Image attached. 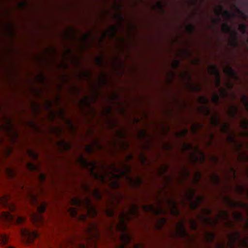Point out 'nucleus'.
Listing matches in <instances>:
<instances>
[{
    "label": "nucleus",
    "mask_w": 248,
    "mask_h": 248,
    "mask_svg": "<svg viewBox=\"0 0 248 248\" xmlns=\"http://www.w3.org/2000/svg\"><path fill=\"white\" fill-rule=\"evenodd\" d=\"M78 163L87 168L94 178L105 183H108L111 187H119V179L124 177L131 185L136 186L141 183L139 177L133 178L128 173L130 172V167L125 164L117 166L113 164L108 168L103 164H98L93 161H87L81 156L78 160Z\"/></svg>",
    "instance_id": "obj_1"
},
{
    "label": "nucleus",
    "mask_w": 248,
    "mask_h": 248,
    "mask_svg": "<svg viewBox=\"0 0 248 248\" xmlns=\"http://www.w3.org/2000/svg\"><path fill=\"white\" fill-rule=\"evenodd\" d=\"M138 210V207L133 205L131 206L127 213L122 212L119 217V222L117 226V230L121 231H125L127 222L132 217L137 216Z\"/></svg>",
    "instance_id": "obj_2"
},
{
    "label": "nucleus",
    "mask_w": 248,
    "mask_h": 248,
    "mask_svg": "<svg viewBox=\"0 0 248 248\" xmlns=\"http://www.w3.org/2000/svg\"><path fill=\"white\" fill-rule=\"evenodd\" d=\"M20 232L22 240L26 244L33 243L35 239L39 236V233L37 230L31 232L27 228H21Z\"/></svg>",
    "instance_id": "obj_3"
},
{
    "label": "nucleus",
    "mask_w": 248,
    "mask_h": 248,
    "mask_svg": "<svg viewBox=\"0 0 248 248\" xmlns=\"http://www.w3.org/2000/svg\"><path fill=\"white\" fill-rule=\"evenodd\" d=\"M83 206L86 208L87 213L90 217H94L97 214L96 207L94 205L89 197H86L83 199Z\"/></svg>",
    "instance_id": "obj_4"
},
{
    "label": "nucleus",
    "mask_w": 248,
    "mask_h": 248,
    "mask_svg": "<svg viewBox=\"0 0 248 248\" xmlns=\"http://www.w3.org/2000/svg\"><path fill=\"white\" fill-rule=\"evenodd\" d=\"M239 234L238 232H234L229 235V246L230 247H232V244L235 242H237L239 245L245 247H248V238L245 239L241 241H238Z\"/></svg>",
    "instance_id": "obj_5"
},
{
    "label": "nucleus",
    "mask_w": 248,
    "mask_h": 248,
    "mask_svg": "<svg viewBox=\"0 0 248 248\" xmlns=\"http://www.w3.org/2000/svg\"><path fill=\"white\" fill-rule=\"evenodd\" d=\"M143 209L145 211L151 212L154 214H163L166 212L160 205L157 206H155L151 204L144 205L143 207Z\"/></svg>",
    "instance_id": "obj_6"
},
{
    "label": "nucleus",
    "mask_w": 248,
    "mask_h": 248,
    "mask_svg": "<svg viewBox=\"0 0 248 248\" xmlns=\"http://www.w3.org/2000/svg\"><path fill=\"white\" fill-rule=\"evenodd\" d=\"M120 240L121 243L118 248H126L125 245L128 243L130 240L128 232H125L122 233L120 237Z\"/></svg>",
    "instance_id": "obj_7"
},
{
    "label": "nucleus",
    "mask_w": 248,
    "mask_h": 248,
    "mask_svg": "<svg viewBox=\"0 0 248 248\" xmlns=\"http://www.w3.org/2000/svg\"><path fill=\"white\" fill-rule=\"evenodd\" d=\"M87 233L91 237H96L98 235V230L95 223L90 224L87 230Z\"/></svg>",
    "instance_id": "obj_8"
},
{
    "label": "nucleus",
    "mask_w": 248,
    "mask_h": 248,
    "mask_svg": "<svg viewBox=\"0 0 248 248\" xmlns=\"http://www.w3.org/2000/svg\"><path fill=\"white\" fill-rule=\"evenodd\" d=\"M31 220L34 225L40 227L43 223V218L41 215L34 213L32 215Z\"/></svg>",
    "instance_id": "obj_9"
},
{
    "label": "nucleus",
    "mask_w": 248,
    "mask_h": 248,
    "mask_svg": "<svg viewBox=\"0 0 248 248\" xmlns=\"http://www.w3.org/2000/svg\"><path fill=\"white\" fill-rule=\"evenodd\" d=\"M176 233L181 237H184L187 235V233L184 227V222L180 221L176 226Z\"/></svg>",
    "instance_id": "obj_10"
},
{
    "label": "nucleus",
    "mask_w": 248,
    "mask_h": 248,
    "mask_svg": "<svg viewBox=\"0 0 248 248\" xmlns=\"http://www.w3.org/2000/svg\"><path fill=\"white\" fill-rule=\"evenodd\" d=\"M168 206L171 214L174 215L178 214V210L176 207V203L173 200L169 201L168 202Z\"/></svg>",
    "instance_id": "obj_11"
},
{
    "label": "nucleus",
    "mask_w": 248,
    "mask_h": 248,
    "mask_svg": "<svg viewBox=\"0 0 248 248\" xmlns=\"http://www.w3.org/2000/svg\"><path fill=\"white\" fill-rule=\"evenodd\" d=\"M208 71L210 73L216 76L217 78L216 85L217 86H218L219 83V76L217 67L214 65H210L208 68Z\"/></svg>",
    "instance_id": "obj_12"
},
{
    "label": "nucleus",
    "mask_w": 248,
    "mask_h": 248,
    "mask_svg": "<svg viewBox=\"0 0 248 248\" xmlns=\"http://www.w3.org/2000/svg\"><path fill=\"white\" fill-rule=\"evenodd\" d=\"M0 217L7 222H11L14 218L13 216L8 211H3L0 213Z\"/></svg>",
    "instance_id": "obj_13"
},
{
    "label": "nucleus",
    "mask_w": 248,
    "mask_h": 248,
    "mask_svg": "<svg viewBox=\"0 0 248 248\" xmlns=\"http://www.w3.org/2000/svg\"><path fill=\"white\" fill-rule=\"evenodd\" d=\"M27 220V217L25 215L18 214L16 216L15 223L16 225H21L24 224Z\"/></svg>",
    "instance_id": "obj_14"
},
{
    "label": "nucleus",
    "mask_w": 248,
    "mask_h": 248,
    "mask_svg": "<svg viewBox=\"0 0 248 248\" xmlns=\"http://www.w3.org/2000/svg\"><path fill=\"white\" fill-rule=\"evenodd\" d=\"M9 199L8 195H4L0 197V206L6 208L8 206V201Z\"/></svg>",
    "instance_id": "obj_15"
},
{
    "label": "nucleus",
    "mask_w": 248,
    "mask_h": 248,
    "mask_svg": "<svg viewBox=\"0 0 248 248\" xmlns=\"http://www.w3.org/2000/svg\"><path fill=\"white\" fill-rule=\"evenodd\" d=\"M9 236L6 234H1L0 235V245L4 246L8 244Z\"/></svg>",
    "instance_id": "obj_16"
},
{
    "label": "nucleus",
    "mask_w": 248,
    "mask_h": 248,
    "mask_svg": "<svg viewBox=\"0 0 248 248\" xmlns=\"http://www.w3.org/2000/svg\"><path fill=\"white\" fill-rule=\"evenodd\" d=\"M83 200L82 201L78 198L74 197L71 200L70 204L72 205L83 206Z\"/></svg>",
    "instance_id": "obj_17"
},
{
    "label": "nucleus",
    "mask_w": 248,
    "mask_h": 248,
    "mask_svg": "<svg viewBox=\"0 0 248 248\" xmlns=\"http://www.w3.org/2000/svg\"><path fill=\"white\" fill-rule=\"evenodd\" d=\"M224 72L230 77H233L234 76V71L229 66H226L224 67Z\"/></svg>",
    "instance_id": "obj_18"
},
{
    "label": "nucleus",
    "mask_w": 248,
    "mask_h": 248,
    "mask_svg": "<svg viewBox=\"0 0 248 248\" xmlns=\"http://www.w3.org/2000/svg\"><path fill=\"white\" fill-rule=\"evenodd\" d=\"M166 223V219L164 218L159 219L157 220L155 227L156 229H161L163 226Z\"/></svg>",
    "instance_id": "obj_19"
},
{
    "label": "nucleus",
    "mask_w": 248,
    "mask_h": 248,
    "mask_svg": "<svg viewBox=\"0 0 248 248\" xmlns=\"http://www.w3.org/2000/svg\"><path fill=\"white\" fill-rule=\"evenodd\" d=\"M202 200V198L201 196L198 197L195 202L190 203V207L192 209L195 208Z\"/></svg>",
    "instance_id": "obj_20"
},
{
    "label": "nucleus",
    "mask_w": 248,
    "mask_h": 248,
    "mask_svg": "<svg viewBox=\"0 0 248 248\" xmlns=\"http://www.w3.org/2000/svg\"><path fill=\"white\" fill-rule=\"evenodd\" d=\"M27 198L31 204H35L37 201L36 196L31 193L28 194Z\"/></svg>",
    "instance_id": "obj_21"
},
{
    "label": "nucleus",
    "mask_w": 248,
    "mask_h": 248,
    "mask_svg": "<svg viewBox=\"0 0 248 248\" xmlns=\"http://www.w3.org/2000/svg\"><path fill=\"white\" fill-rule=\"evenodd\" d=\"M46 205L47 204L46 202H41L37 207L38 212L41 213L45 212Z\"/></svg>",
    "instance_id": "obj_22"
},
{
    "label": "nucleus",
    "mask_w": 248,
    "mask_h": 248,
    "mask_svg": "<svg viewBox=\"0 0 248 248\" xmlns=\"http://www.w3.org/2000/svg\"><path fill=\"white\" fill-rule=\"evenodd\" d=\"M70 215L72 217H76L78 214V211L76 208L74 207H69L68 209Z\"/></svg>",
    "instance_id": "obj_23"
},
{
    "label": "nucleus",
    "mask_w": 248,
    "mask_h": 248,
    "mask_svg": "<svg viewBox=\"0 0 248 248\" xmlns=\"http://www.w3.org/2000/svg\"><path fill=\"white\" fill-rule=\"evenodd\" d=\"M194 190L192 189H190L187 191L186 193V197L188 200H190L191 199H192V198L194 196Z\"/></svg>",
    "instance_id": "obj_24"
},
{
    "label": "nucleus",
    "mask_w": 248,
    "mask_h": 248,
    "mask_svg": "<svg viewBox=\"0 0 248 248\" xmlns=\"http://www.w3.org/2000/svg\"><path fill=\"white\" fill-rule=\"evenodd\" d=\"M93 196L96 199L99 200L101 198V194L96 189H94L93 192Z\"/></svg>",
    "instance_id": "obj_25"
},
{
    "label": "nucleus",
    "mask_w": 248,
    "mask_h": 248,
    "mask_svg": "<svg viewBox=\"0 0 248 248\" xmlns=\"http://www.w3.org/2000/svg\"><path fill=\"white\" fill-rule=\"evenodd\" d=\"M241 102L244 104L246 108L248 110V98L245 96H243L241 99Z\"/></svg>",
    "instance_id": "obj_26"
},
{
    "label": "nucleus",
    "mask_w": 248,
    "mask_h": 248,
    "mask_svg": "<svg viewBox=\"0 0 248 248\" xmlns=\"http://www.w3.org/2000/svg\"><path fill=\"white\" fill-rule=\"evenodd\" d=\"M215 12L217 15L224 14L223 9L221 6H217L215 8Z\"/></svg>",
    "instance_id": "obj_27"
},
{
    "label": "nucleus",
    "mask_w": 248,
    "mask_h": 248,
    "mask_svg": "<svg viewBox=\"0 0 248 248\" xmlns=\"http://www.w3.org/2000/svg\"><path fill=\"white\" fill-rule=\"evenodd\" d=\"M203 220L205 223L209 224H214L217 222V219L212 220L211 219L208 218H204L203 219Z\"/></svg>",
    "instance_id": "obj_28"
},
{
    "label": "nucleus",
    "mask_w": 248,
    "mask_h": 248,
    "mask_svg": "<svg viewBox=\"0 0 248 248\" xmlns=\"http://www.w3.org/2000/svg\"><path fill=\"white\" fill-rule=\"evenodd\" d=\"M7 207H8L9 210L11 212H15L16 210V206L14 204L11 203L8 204Z\"/></svg>",
    "instance_id": "obj_29"
},
{
    "label": "nucleus",
    "mask_w": 248,
    "mask_h": 248,
    "mask_svg": "<svg viewBox=\"0 0 248 248\" xmlns=\"http://www.w3.org/2000/svg\"><path fill=\"white\" fill-rule=\"evenodd\" d=\"M6 172L7 174L10 177H13L15 175V171L11 168H7Z\"/></svg>",
    "instance_id": "obj_30"
},
{
    "label": "nucleus",
    "mask_w": 248,
    "mask_h": 248,
    "mask_svg": "<svg viewBox=\"0 0 248 248\" xmlns=\"http://www.w3.org/2000/svg\"><path fill=\"white\" fill-rule=\"evenodd\" d=\"M198 101L199 103H202V104H206L208 102V100L205 97L200 96L198 98Z\"/></svg>",
    "instance_id": "obj_31"
},
{
    "label": "nucleus",
    "mask_w": 248,
    "mask_h": 248,
    "mask_svg": "<svg viewBox=\"0 0 248 248\" xmlns=\"http://www.w3.org/2000/svg\"><path fill=\"white\" fill-rule=\"evenodd\" d=\"M195 151H196V153H197L200 156V161H202L204 159L203 154L201 151H200L197 148H196Z\"/></svg>",
    "instance_id": "obj_32"
},
{
    "label": "nucleus",
    "mask_w": 248,
    "mask_h": 248,
    "mask_svg": "<svg viewBox=\"0 0 248 248\" xmlns=\"http://www.w3.org/2000/svg\"><path fill=\"white\" fill-rule=\"evenodd\" d=\"M190 224L192 229H195L197 227V223L196 221L193 219H190Z\"/></svg>",
    "instance_id": "obj_33"
},
{
    "label": "nucleus",
    "mask_w": 248,
    "mask_h": 248,
    "mask_svg": "<svg viewBox=\"0 0 248 248\" xmlns=\"http://www.w3.org/2000/svg\"><path fill=\"white\" fill-rule=\"evenodd\" d=\"M27 167L30 170H35L36 169V167L31 163H29L27 164Z\"/></svg>",
    "instance_id": "obj_34"
},
{
    "label": "nucleus",
    "mask_w": 248,
    "mask_h": 248,
    "mask_svg": "<svg viewBox=\"0 0 248 248\" xmlns=\"http://www.w3.org/2000/svg\"><path fill=\"white\" fill-rule=\"evenodd\" d=\"M93 148L92 145H87L85 147V150L88 152H92L93 151Z\"/></svg>",
    "instance_id": "obj_35"
},
{
    "label": "nucleus",
    "mask_w": 248,
    "mask_h": 248,
    "mask_svg": "<svg viewBox=\"0 0 248 248\" xmlns=\"http://www.w3.org/2000/svg\"><path fill=\"white\" fill-rule=\"evenodd\" d=\"M106 213L109 216H112L113 215V210L112 209L107 208Z\"/></svg>",
    "instance_id": "obj_36"
},
{
    "label": "nucleus",
    "mask_w": 248,
    "mask_h": 248,
    "mask_svg": "<svg viewBox=\"0 0 248 248\" xmlns=\"http://www.w3.org/2000/svg\"><path fill=\"white\" fill-rule=\"evenodd\" d=\"M28 154L30 156H31L33 158H36L37 157V155L34 153L33 151H28Z\"/></svg>",
    "instance_id": "obj_37"
},
{
    "label": "nucleus",
    "mask_w": 248,
    "mask_h": 248,
    "mask_svg": "<svg viewBox=\"0 0 248 248\" xmlns=\"http://www.w3.org/2000/svg\"><path fill=\"white\" fill-rule=\"evenodd\" d=\"M218 96L217 94H214L212 98V101L214 103H216L218 101Z\"/></svg>",
    "instance_id": "obj_38"
},
{
    "label": "nucleus",
    "mask_w": 248,
    "mask_h": 248,
    "mask_svg": "<svg viewBox=\"0 0 248 248\" xmlns=\"http://www.w3.org/2000/svg\"><path fill=\"white\" fill-rule=\"evenodd\" d=\"M63 147L65 150H68L70 148V145L68 143L63 142Z\"/></svg>",
    "instance_id": "obj_39"
},
{
    "label": "nucleus",
    "mask_w": 248,
    "mask_h": 248,
    "mask_svg": "<svg viewBox=\"0 0 248 248\" xmlns=\"http://www.w3.org/2000/svg\"><path fill=\"white\" fill-rule=\"evenodd\" d=\"M248 125V123L247 121L244 120L241 123V126L245 128Z\"/></svg>",
    "instance_id": "obj_40"
},
{
    "label": "nucleus",
    "mask_w": 248,
    "mask_h": 248,
    "mask_svg": "<svg viewBox=\"0 0 248 248\" xmlns=\"http://www.w3.org/2000/svg\"><path fill=\"white\" fill-rule=\"evenodd\" d=\"M87 218V216L84 214L80 215L78 217V219L80 220H85Z\"/></svg>",
    "instance_id": "obj_41"
},
{
    "label": "nucleus",
    "mask_w": 248,
    "mask_h": 248,
    "mask_svg": "<svg viewBox=\"0 0 248 248\" xmlns=\"http://www.w3.org/2000/svg\"><path fill=\"white\" fill-rule=\"evenodd\" d=\"M143 248V246L141 243H137L134 246V248Z\"/></svg>",
    "instance_id": "obj_42"
},
{
    "label": "nucleus",
    "mask_w": 248,
    "mask_h": 248,
    "mask_svg": "<svg viewBox=\"0 0 248 248\" xmlns=\"http://www.w3.org/2000/svg\"><path fill=\"white\" fill-rule=\"evenodd\" d=\"M239 29L241 31L244 32L245 30V26L242 24L240 25L239 26Z\"/></svg>",
    "instance_id": "obj_43"
},
{
    "label": "nucleus",
    "mask_w": 248,
    "mask_h": 248,
    "mask_svg": "<svg viewBox=\"0 0 248 248\" xmlns=\"http://www.w3.org/2000/svg\"><path fill=\"white\" fill-rule=\"evenodd\" d=\"M204 115H208L209 113V109L208 108H205V111L203 112Z\"/></svg>",
    "instance_id": "obj_44"
},
{
    "label": "nucleus",
    "mask_w": 248,
    "mask_h": 248,
    "mask_svg": "<svg viewBox=\"0 0 248 248\" xmlns=\"http://www.w3.org/2000/svg\"><path fill=\"white\" fill-rule=\"evenodd\" d=\"M45 176L44 174H41L39 176V179L40 181H43L45 179Z\"/></svg>",
    "instance_id": "obj_45"
},
{
    "label": "nucleus",
    "mask_w": 248,
    "mask_h": 248,
    "mask_svg": "<svg viewBox=\"0 0 248 248\" xmlns=\"http://www.w3.org/2000/svg\"><path fill=\"white\" fill-rule=\"evenodd\" d=\"M200 177V174L199 173H196L195 174V181H197L199 178Z\"/></svg>",
    "instance_id": "obj_46"
},
{
    "label": "nucleus",
    "mask_w": 248,
    "mask_h": 248,
    "mask_svg": "<svg viewBox=\"0 0 248 248\" xmlns=\"http://www.w3.org/2000/svg\"><path fill=\"white\" fill-rule=\"evenodd\" d=\"M187 132L186 130H184L182 131V132L179 134L180 136H183L185 135Z\"/></svg>",
    "instance_id": "obj_47"
},
{
    "label": "nucleus",
    "mask_w": 248,
    "mask_h": 248,
    "mask_svg": "<svg viewBox=\"0 0 248 248\" xmlns=\"http://www.w3.org/2000/svg\"><path fill=\"white\" fill-rule=\"evenodd\" d=\"M83 188H84V191L86 192H87V193L89 192V189L87 186H85Z\"/></svg>",
    "instance_id": "obj_48"
},
{
    "label": "nucleus",
    "mask_w": 248,
    "mask_h": 248,
    "mask_svg": "<svg viewBox=\"0 0 248 248\" xmlns=\"http://www.w3.org/2000/svg\"><path fill=\"white\" fill-rule=\"evenodd\" d=\"M78 248H86V247H85V246L83 244H80L78 246Z\"/></svg>",
    "instance_id": "obj_49"
},
{
    "label": "nucleus",
    "mask_w": 248,
    "mask_h": 248,
    "mask_svg": "<svg viewBox=\"0 0 248 248\" xmlns=\"http://www.w3.org/2000/svg\"><path fill=\"white\" fill-rule=\"evenodd\" d=\"M186 146H187L186 147H185V148L187 149H190L191 147V146L190 145H187Z\"/></svg>",
    "instance_id": "obj_50"
},
{
    "label": "nucleus",
    "mask_w": 248,
    "mask_h": 248,
    "mask_svg": "<svg viewBox=\"0 0 248 248\" xmlns=\"http://www.w3.org/2000/svg\"><path fill=\"white\" fill-rule=\"evenodd\" d=\"M221 214H222V215H223V217H220V218H224V214H226V213H225L224 212H222Z\"/></svg>",
    "instance_id": "obj_51"
},
{
    "label": "nucleus",
    "mask_w": 248,
    "mask_h": 248,
    "mask_svg": "<svg viewBox=\"0 0 248 248\" xmlns=\"http://www.w3.org/2000/svg\"><path fill=\"white\" fill-rule=\"evenodd\" d=\"M5 248H16L13 246H9L5 247Z\"/></svg>",
    "instance_id": "obj_52"
},
{
    "label": "nucleus",
    "mask_w": 248,
    "mask_h": 248,
    "mask_svg": "<svg viewBox=\"0 0 248 248\" xmlns=\"http://www.w3.org/2000/svg\"><path fill=\"white\" fill-rule=\"evenodd\" d=\"M224 28V26H223V29L225 31H229V28H227V29H225Z\"/></svg>",
    "instance_id": "obj_53"
},
{
    "label": "nucleus",
    "mask_w": 248,
    "mask_h": 248,
    "mask_svg": "<svg viewBox=\"0 0 248 248\" xmlns=\"http://www.w3.org/2000/svg\"><path fill=\"white\" fill-rule=\"evenodd\" d=\"M109 204L111 205L112 206H114V203L113 202H111Z\"/></svg>",
    "instance_id": "obj_54"
},
{
    "label": "nucleus",
    "mask_w": 248,
    "mask_h": 248,
    "mask_svg": "<svg viewBox=\"0 0 248 248\" xmlns=\"http://www.w3.org/2000/svg\"><path fill=\"white\" fill-rule=\"evenodd\" d=\"M212 123H213L214 124H217V122H214L213 120H212Z\"/></svg>",
    "instance_id": "obj_55"
},
{
    "label": "nucleus",
    "mask_w": 248,
    "mask_h": 248,
    "mask_svg": "<svg viewBox=\"0 0 248 248\" xmlns=\"http://www.w3.org/2000/svg\"><path fill=\"white\" fill-rule=\"evenodd\" d=\"M210 237H211V239H210L211 240L213 238V235L212 234H210Z\"/></svg>",
    "instance_id": "obj_56"
},
{
    "label": "nucleus",
    "mask_w": 248,
    "mask_h": 248,
    "mask_svg": "<svg viewBox=\"0 0 248 248\" xmlns=\"http://www.w3.org/2000/svg\"><path fill=\"white\" fill-rule=\"evenodd\" d=\"M221 94L222 95V96H224V93H222L221 92Z\"/></svg>",
    "instance_id": "obj_57"
},
{
    "label": "nucleus",
    "mask_w": 248,
    "mask_h": 248,
    "mask_svg": "<svg viewBox=\"0 0 248 248\" xmlns=\"http://www.w3.org/2000/svg\"><path fill=\"white\" fill-rule=\"evenodd\" d=\"M198 160V158L196 157L195 158V160H196V161H197V160Z\"/></svg>",
    "instance_id": "obj_58"
},
{
    "label": "nucleus",
    "mask_w": 248,
    "mask_h": 248,
    "mask_svg": "<svg viewBox=\"0 0 248 248\" xmlns=\"http://www.w3.org/2000/svg\"><path fill=\"white\" fill-rule=\"evenodd\" d=\"M216 179H217V180H215V181H216V182H217V177H216Z\"/></svg>",
    "instance_id": "obj_59"
},
{
    "label": "nucleus",
    "mask_w": 248,
    "mask_h": 248,
    "mask_svg": "<svg viewBox=\"0 0 248 248\" xmlns=\"http://www.w3.org/2000/svg\"><path fill=\"white\" fill-rule=\"evenodd\" d=\"M209 213V211H207L206 213Z\"/></svg>",
    "instance_id": "obj_60"
},
{
    "label": "nucleus",
    "mask_w": 248,
    "mask_h": 248,
    "mask_svg": "<svg viewBox=\"0 0 248 248\" xmlns=\"http://www.w3.org/2000/svg\"><path fill=\"white\" fill-rule=\"evenodd\" d=\"M237 11H238V12H239V10L237 9Z\"/></svg>",
    "instance_id": "obj_61"
}]
</instances>
